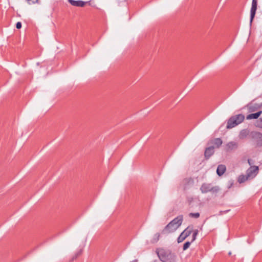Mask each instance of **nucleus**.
<instances>
[{
    "mask_svg": "<svg viewBox=\"0 0 262 262\" xmlns=\"http://www.w3.org/2000/svg\"><path fill=\"white\" fill-rule=\"evenodd\" d=\"M183 220V215H179L168 224L162 231L164 234H169L176 231L181 225Z\"/></svg>",
    "mask_w": 262,
    "mask_h": 262,
    "instance_id": "1",
    "label": "nucleus"
},
{
    "mask_svg": "<svg viewBox=\"0 0 262 262\" xmlns=\"http://www.w3.org/2000/svg\"><path fill=\"white\" fill-rule=\"evenodd\" d=\"M245 116L242 114H238L231 117L228 121L227 128H232L241 123L244 120Z\"/></svg>",
    "mask_w": 262,
    "mask_h": 262,
    "instance_id": "2",
    "label": "nucleus"
},
{
    "mask_svg": "<svg viewBox=\"0 0 262 262\" xmlns=\"http://www.w3.org/2000/svg\"><path fill=\"white\" fill-rule=\"evenodd\" d=\"M200 190L203 193L209 192L216 193L219 190V187L218 186H213L211 184L203 183L200 187Z\"/></svg>",
    "mask_w": 262,
    "mask_h": 262,
    "instance_id": "3",
    "label": "nucleus"
},
{
    "mask_svg": "<svg viewBox=\"0 0 262 262\" xmlns=\"http://www.w3.org/2000/svg\"><path fill=\"white\" fill-rule=\"evenodd\" d=\"M251 137L255 142L257 147L262 146V134L257 132H252L251 133Z\"/></svg>",
    "mask_w": 262,
    "mask_h": 262,
    "instance_id": "4",
    "label": "nucleus"
},
{
    "mask_svg": "<svg viewBox=\"0 0 262 262\" xmlns=\"http://www.w3.org/2000/svg\"><path fill=\"white\" fill-rule=\"evenodd\" d=\"M192 231V227H188L179 235L177 239L178 243L183 242L188 236H189Z\"/></svg>",
    "mask_w": 262,
    "mask_h": 262,
    "instance_id": "5",
    "label": "nucleus"
},
{
    "mask_svg": "<svg viewBox=\"0 0 262 262\" xmlns=\"http://www.w3.org/2000/svg\"><path fill=\"white\" fill-rule=\"evenodd\" d=\"M259 170L257 166H251L246 171V174L250 179H253L258 173Z\"/></svg>",
    "mask_w": 262,
    "mask_h": 262,
    "instance_id": "6",
    "label": "nucleus"
},
{
    "mask_svg": "<svg viewBox=\"0 0 262 262\" xmlns=\"http://www.w3.org/2000/svg\"><path fill=\"white\" fill-rule=\"evenodd\" d=\"M257 0H252V6L250 10V23L251 24L255 16L257 9Z\"/></svg>",
    "mask_w": 262,
    "mask_h": 262,
    "instance_id": "7",
    "label": "nucleus"
},
{
    "mask_svg": "<svg viewBox=\"0 0 262 262\" xmlns=\"http://www.w3.org/2000/svg\"><path fill=\"white\" fill-rule=\"evenodd\" d=\"M68 2L72 6L80 7H83L86 3L85 2H83L82 1L68 0Z\"/></svg>",
    "mask_w": 262,
    "mask_h": 262,
    "instance_id": "8",
    "label": "nucleus"
},
{
    "mask_svg": "<svg viewBox=\"0 0 262 262\" xmlns=\"http://www.w3.org/2000/svg\"><path fill=\"white\" fill-rule=\"evenodd\" d=\"M238 144L236 142L231 141L226 144V148L227 150H231L233 149L237 148Z\"/></svg>",
    "mask_w": 262,
    "mask_h": 262,
    "instance_id": "9",
    "label": "nucleus"
},
{
    "mask_svg": "<svg viewBox=\"0 0 262 262\" xmlns=\"http://www.w3.org/2000/svg\"><path fill=\"white\" fill-rule=\"evenodd\" d=\"M226 169L224 165H219L217 168L216 173L219 176H222L225 172Z\"/></svg>",
    "mask_w": 262,
    "mask_h": 262,
    "instance_id": "10",
    "label": "nucleus"
},
{
    "mask_svg": "<svg viewBox=\"0 0 262 262\" xmlns=\"http://www.w3.org/2000/svg\"><path fill=\"white\" fill-rule=\"evenodd\" d=\"M214 153V147L211 146L206 148L205 151V156L207 159H208Z\"/></svg>",
    "mask_w": 262,
    "mask_h": 262,
    "instance_id": "11",
    "label": "nucleus"
},
{
    "mask_svg": "<svg viewBox=\"0 0 262 262\" xmlns=\"http://www.w3.org/2000/svg\"><path fill=\"white\" fill-rule=\"evenodd\" d=\"M249 131L247 129H242L238 135L239 139H244L249 135Z\"/></svg>",
    "mask_w": 262,
    "mask_h": 262,
    "instance_id": "12",
    "label": "nucleus"
},
{
    "mask_svg": "<svg viewBox=\"0 0 262 262\" xmlns=\"http://www.w3.org/2000/svg\"><path fill=\"white\" fill-rule=\"evenodd\" d=\"M261 113H262V111H260L256 113L250 114L247 116L246 118L248 120H250V119H257L259 117V116L261 114Z\"/></svg>",
    "mask_w": 262,
    "mask_h": 262,
    "instance_id": "13",
    "label": "nucleus"
},
{
    "mask_svg": "<svg viewBox=\"0 0 262 262\" xmlns=\"http://www.w3.org/2000/svg\"><path fill=\"white\" fill-rule=\"evenodd\" d=\"M250 179L249 178H248L247 175L246 174V175H241L238 177V181L239 183H243L245 182L246 181Z\"/></svg>",
    "mask_w": 262,
    "mask_h": 262,
    "instance_id": "14",
    "label": "nucleus"
},
{
    "mask_svg": "<svg viewBox=\"0 0 262 262\" xmlns=\"http://www.w3.org/2000/svg\"><path fill=\"white\" fill-rule=\"evenodd\" d=\"M222 140L220 138H215L213 140V144L217 148H219L222 144Z\"/></svg>",
    "mask_w": 262,
    "mask_h": 262,
    "instance_id": "15",
    "label": "nucleus"
},
{
    "mask_svg": "<svg viewBox=\"0 0 262 262\" xmlns=\"http://www.w3.org/2000/svg\"><path fill=\"white\" fill-rule=\"evenodd\" d=\"M159 237H160V234L158 233H156L153 236V238L151 240V242L152 243H156L157 241H158Z\"/></svg>",
    "mask_w": 262,
    "mask_h": 262,
    "instance_id": "16",
    "label": "nucleus"
},
{
    "mask_svg": "<svg viewBox=\"0 0 262 262\" xmlns=\"http://www.w3.org/2000/svg\"><path fill=\"white\" fill-rule=\"evenodd\" d=\"M189 216L195 219H198L200 217V213L199 212L196 213H190Z\"/></svg>",
    "mask_w": 262,
    "mask_h": 262,
    "instance_id": "17",
    "label": "nucleus"
},
{
    "mask_svg": "<svg viewBox=\"0 0 262 262\" xmlns=\"http://www.w3.org/2000/svg\"><path fill=\"white\" fill-rule=\"evenodd\" d=\"M191 243H192L191 241L186 242L183 245V250L185 251V250H187L189 247Z\"/></svg>",
    "mask_w": 262,
    "mask_h": 262,
    "instance_id": "18",
    "label": "nucleus"
},
{
    "mask_svg": "<svg viewBox=\"0 0 262 262\" xmlns=\"http://www.w3.org/2000/svg\"><path fill=\"white\" fill-rule=\"evenodd\" d=\"M198 231L197 230L194 231V232L193 233V235H192V239L191 240V242L195 241V239H196V237L198 235Z\"/></svg>",
    "mask_w": 262,
    "mask_h": 262,
    "instance_id": "19",
    "label": "nucleus"
},
{
    "mask_svg": "<svg viewBox=\"0 0 262 262\" xmlns=\"http://www.w3.org/2000/svg\"><path fill=\"white\" fill-rule=\"evenodd\" d=\"M16 27L17 29H20L21 27V23L20 22H17L16 24Z\"/></svg>",
    "mask_w": 262,
    "mask_h": 262,
    "instance_id": "20",
    "label": "nucleus"
},
{
    "mask_svg": "<svg viewBox=\"0 0 262 262\" xmlns=\"http://www.w3.org/2000/svg\"><path fill=\"white\" fill-rule=\"evenodd\" d=\"M248 162L250 166H251V165L253 164V162H252V160H251V159H248Z\"/></svg>",
    "mask_w": 262,
    "mask_h": 262,
    "instance_id": "21",
    "label": "nucleus"
},
{
    "mask_svg": "<svg viewBox=\"0 0 262 262\" xmlns=\"http://www.w3.org/2000/svg\"><path fill=\"white\" fill-rule=\"evenodd\" d=\"M77 256H78V254L75 256V257H73V259H74V258H76Z\"/></svg>",
    "mask_w": 262,
    "mask_h": 262,
    "instance_id": "22",
    "label": "nucleus"
},
{
    "mask_svg": "<svg viewBox=\"0 0 262 262\" xmlns=\"http://www.w3.org/2000/svg\"><path fill=\"white\" fill-rule=\"evenodd\" d=\"M27 1H28V3H29V4H30V0H27Z\"/></svg>",
    "mask_w": 262,
    "mask_h": 262,
    "instance_id": "23",
    "label": "nucleus"
},
{
    "mask_svg": "<svg viewBox=\"0 0 262 262\" xmlns=\"http://www.w3.org/2000/svg\"><path fill=\"white\" fill-rule=\"evenodd\" d=\"M35 2L36 3H38V0H36Z\"/></svg>",
    "mask_w": 262,
    "mask_h": 262,
    "instance_id": "24",
    "label": "nucleus"
}]
</instances>
